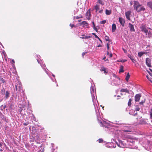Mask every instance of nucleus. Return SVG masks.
Masks as SVG:
<instances>
[{
    "label": "nucleus",
    "instance_id": "obj_61",
    "mask_svg": "<svg viewBox=\"0 0 152 152\" xmlns=\"http://www.w3.org/2000/svg\"><path fill=\"white\" fill-rule=\"evenodd\" d=\"M123 49V50H124V52H125V51H126V50H125L124 49Z\"/></svg>",
    "mask_w": 152,
    "mask_h": 152
},
{
    "label": "nucleus",
    "instance_id": "obj_42",
    "mask_svg": "<svg viewBox=\"0 0 152 152\" xmlns=\"http://www.w3.org/2000/svg\"><path fill=\"white\" fill-rule=\"evenodd\" d=\"M145 102V101H141L140 102L139 104L140 105H142V104L144 102Z\"/></svg>",
    "mask_w": 152,
    "mask_h": 152
},
{
    "label": "nucleus",
    "instance_id": "obj_10",
    "mask_svg": "<svg viewBox=\"0 0 152 152\" xmlns=\"http://www.w3.org/2000/svg\"><path fill=\"white\" fill-rule=\"evenodd\" d=\"M119 21L120 22V23L121 24V25L122 26H124V23H125V21L122 18H119Z\"/></svg>",
    "mask_w": 152,
    "mask_h": 152
},
{
    "label": "nucleus",
    "instance_id": "obj_62",
    "mask_svg": "<svg viewBox=\"0 0 152 152\" xmlns=\"http://www.w3.org/2000/svg\"><path fill=\"white\" fill-rule=\"evenodd\" d=\"M0 151H2L3 150H2V149H1L0 150Z\"/></svg>",
    "mask_w": 152,
    "mask_h": 152
},
{
    "label": "nucleus",
    "instance_id": "obj_27",
    "mask_svg": "<svg viewBox=\"0 0 152 152\" xmlns=\"http://www.w3.org/2000/svg\"><path fill=\"white\" fill-rule=\"evenodd\" d=\"M83 18V16L81 15H80L79 16L74 17V19H77L80 18Z\"/></svg>",
    "mask_w": 152,
    "mask_h": 152
},
{
    "label": "nucleus",
    "instance_id": "obj_35",
    "mask_svg": "<svg viewBox=\"0 0 152 152\" xmlns=\"http://www.w3.org/2000/svg\"><path fill=\"white\" fill-rule=\"evenodd\" d=\"M150 118L152 119V108H151L150 110Z\"/></svg>",
    "mask_w": 152,
    "mask_h": 152
},
{
    "label": "nucleus",
    "instance_id": "obj_59",
    "mask_svg": "<svg viewBox=\"0 0 152 152\" xmlns=\"http://www.w3.org/2000/svg\"><path fill=\"white\" fill-rule=\"evenodd\" d=\"M32 116H33V117H34V118H35V117H34V115H33L32 114Z\"/></svg>",
    "mask_w": 152,
    "mask_h": 152
},
{
    "label": "nucleus",
    "instance_id": "obj_6",
    "mask_svg": "<svg viewBox=\"0 0 152 152\" xmlns=\"http://www.w3.org/2000/svg\"><path fill=\"white\" fill-rule=\"evenodd\" d=\"M100 8V6H99L98 4H96V5L94 7V9L96 10V12H98L100 13H102L103 10H99Z\"/></svg>",
    "mask_w": 152,
    "mask_h": 152
},
{
    "label": "nucleus",
    "instance_id": "obj_4",
    "mask_svg": "<svg viewBox=\"0 0 152 152\" xmlns=\"http://www.w3.org/2000/svg\"><path fill=\"white\" fill-rule=\"evenodd\" d=\"M99 117L98 118L97 116V119L98 120L99 123H100V126H102L104 127L105 128H109V124L108 123H107L106 122L104 121H102L100 119H99V118H101L100 114L99 113Z\"/></svg>",
    "mask_w": 152,
    "mask_h": 152
},
{
    "label": "nucleus",
    "instance_id": "obj_18",
    "mask_svg": "<svg viewBox=\"0 0 152 152\" xmlns=\"http://www.w3.org/2000/svg\"><path fill=\"white\" fill-rule=\"evenodd\" d=\"M120 91L121 92H125L128 94L129 93V90L126 88L121 89L120 90Z\"/></svg>",
    "mask_w": 152,
    "mask_h": 152
},
{
    "label": "nucleus",
    "instance_id": "obj_37",
    "mask_svg": "<svg viewBox=\"0 0 152 152\" xmlns=\"http://www.w3.org/2000/svg\"><path fill=\"white\" fill-rule=\"evenodd\" d=\"M97 141L99 143H102L103 142V140L102 139H99Z\"/></svg>",
    "mask_w": 152,
    "mask_h": 152
},
{
    "label": "nucleus",
    "instance_id": "obj_48",
    "mask_svg": "<svg viewBox=\"0 0 152 152\" xmlns=\"http://www.w3.org/2000/svg\"><path fill=\"white\" fill-rule=\"evenodd\" d=\"M112 84L113 85H118V83H114V82H113Z\"/></svg>",
    "mask_w": 152,
    "mask_h": 152
},
{
    "label": "nucleus",
    "instance_id": "obj_2",
    "mask_svg": "<svg viewBox=\"0 0 152 152\" xmlns=\"http://www.w3.org/2000/svg\"><path fill=\"white\" fill-rule=\"evenodd\" d=\"M141 31L145 34L146 36L149 38H152V32L151 31V28L147 27L145 25L142 24L140 27Z\"/></svg>",
    "mask_w": 152,
    "mask_h": 152
},
{
    "label": "nucleus",
    "instance_id": "obj_41",
    "mask_svg": "<svg viewBox=\"0 0 152 152\" xmlns=\"http://www.w3.org/2000/svg\"><path fill=\"white\" fill-rule=\"evenodd\" d=\"M69 26L70 27H71V28H72L73 27H75V26L74 25V24H70L69 25Z\"/></svg>",
    "mask_w": 152,
    "mask_h": 152
},
{
    "label": "nucleus",
    "instance_id": "obj_8",
    "mask_svg": "<svg viewBox=\"0 0 152 152\" xmlns=\"http://www.w3.org/2000/svg\"><path fill=\"white\" fill-rule=\"evenodd\" d=\"M146 64L149 67L151 66V60L149 58H146Z\"/></svg>",
    "mask_w": 152,
    "mask_h": 152
},
{
    "label": "nucleus",
    "instance_id": "obj_9",
    "mask_svg": "<svg viewBox=\"0 0 152 152\" xmlns=\"http://www.w3.org/2000/svg\"><path fill=\"white\" fill-rule=\"evenodd\" d=\"M18 84L16 83V84H15V89L16 91H17L18 89L17 86L18 87L19 89V90H20L21 89V83L19 81H18Z\"/></svg>",
    "mask_w": 152,
    "mask_h": 152
},
{
    "label": "nucleus",
    "instance_id": "obj_47",
    "mask_svg": "<svg viewBox=\"0 0 152 152\" xmlns=\"http://www.w3.org/2000/svg\"><path fill=\"white\" fill-rule=\"evenodd\" d=\"M93 28H94V29L96 31H97V28H96V27H95H95H93Z\"/></svg>",
    "mask_w": 152,
    "mask_h": 152
},
{
    "label": "nucleus",
    "instance_id": "obj_3",
    "mask_svg": "<svg viewBox=\"0 0 152 152\" xmlns=\"http://www.w3.org/2000/svg\"><path fill=\"white\" fill-rule=\"evenodd\" d=\"M134 9L137 12H140L142 11L145 10V8L142 5L140 4L139 2L137 1H134Z\"/></svg>",
    "mask_w": 152,
    "mask_h": 152
},
{
    "label": "nucleus",
    "instance_id": "obj_24",
    "mask_svg": "<svg viewBox=\"0 0 152 152\" xmlns=\"http://www.w3.org/2000/svg\"><path fill=\"white\" fill-rule=\"evenodd\" d=\"M130 75H129V73H128L126 75V80L128 82L129 80V79L130 77Z\"/></svg>",
    "mask_w": 152,
    "mask_h": 152
},
{
    "label": "nucleus",
    "instance_id": "obj_23",
    "mask_svg": "<svg viewBox=\"0 0 152 152\" xmlns=\"http://www.w3.org/2000/svg\"><path fill=\"white\" fill-rule=\"evenodd\" d=\"M145 53V52H140L138 53V56L141 57Z\"/></svg>",
    "mask_w": 152,
    "mask_h": 152
},
{
    "label": "nucleus",
    "instance_id": "obj_53",
    "mask_svg": "<svg viewBox=\"0 0 152 152\" xmlns=\"http://www.w3.org/2000/svg\"><path fill=\"white\" fill-rule=\"evenodd\" d=\"M28 123H23V125L24 126H27L28 125Z\"/></svg>",
    "mask_w": 152,
    "mask_h": 152
},
{
    "label": "nucleus",
    "instance_id": "obj_15",
    "mask_svg": "<svg viewBox=\"0 0 152 152\" xmlns=\"http://www.w3.org/2000/svg\"><path fill=\"white\" fill-rule=\"evenodd\" d=\"M91 16V14L90 10L89 9L86 13V18L88 19H89Z\"/></svg>",
    "mask_w": 152,
    "mask_h": 152
},
{
    "label": "nucleus",
    "instance_id": "obj_16",
    "mask_svg": "<svg viewBox=\"0 0 152 152\" xmlns=\"http://www.w3.org/2000/svg\"><path fill=\"white\" fill-rule=\"evenodd\" d=\"M80 24L82 25L83 26V27H87L88 26V23L85 21L82 22L80 23Z\"/></svg>",
    "mask_w": 152,
    "mask_h": 152
},
{
    "label": "nucleus",
    "instance_id": "obj_29",
    "mask_svg": "<svg viewBox=\"0 0 152 152\" xmlns=\"http://www.w3.org/2000/svg\"><path fill=\"white\" fill-rule=\"evenodd\" d=\"M98 3H99L102 5H103L104 4V2L102 0H98Z\"/></svg>",
    "mask_w": 152,
    "mask_h": 152
},
{
    "label": "nucleus",
    "instance_id": "obj_60",
    "mask_svg": "<svg viewBox=\"0 0 152 152\" xmlns=\"http://www.w3.org/2000/svg\"><path fill=\"white\" fill-rule=\"evenodd\" d=\"M106 58V57H104L103 58V59L104 60Z\"/></svg>",
    "mask_w": 152,
    "mask_h": 152
},
{
    "label": "nucleus",
    "instance_id": "obj_12",
    "mask_svg": "<svg viewBox=\"0 0 152 152\" xmlns=\"http://www.w3.org/2000/svg\"><path fill=\"white\" fill-rule=\"evenodd\" d=\"M141 95L140 94H137L134 96L135 102H139L141 97Z\"/></svg>",
    "mask_w": 152,
    "mask_h": 152
},
{
    "label": "nucleus",
    "instance_id": "obj_52",
    "mask_svg": "<svg viewBox=\"0 0 152 152\" xmlns=\"http://www.w3.org/2000/svg\"><path fill=\"white\" fill-rule=\"evenodd\" d=\"M13 73L14 74H16L17 73V72L16 71V70H15V69H14V71L13 72Z\"/></svg>",
    "mask_w": 152,
    "mask_h": 152
},
{
    "label": "nucleus",
    "instance_id": "obj_22",
    "mask_svg": "<svg viewBox=\"0 0 152 152\" xmlns=\"http://www.w3.org/2000/svg\"><path fill=\"white\" fill-rule=\"evenodd\" d=\"M111 13V10H109L107 9L105 10V14L107 15H110Z\"/></svg>",
    "mask_w": 152,
    "mask_h": 152
},
{
    "label": "nucleus",
    "instance_id": "obj_32",
    "mask_svg": "<svg viewBox=\"0 0 152 152\" xmlns=\"http://www.w3.org/2000/svg\"><path fill=\"white\" fill-rule=\"evenodd\" d=\"M78 11V9L77 8H75V10H74V15H75L77 13Z\"/></svg>",
    "mask_w": 152,
    "mask_h": 152
},
{
    "label": "nucleus",
    "instance_id": "obj_5",
    "mask_svg": "<svg viewBox=\"0 0 152 152\" xmlns=\"http://www.w3.org/2000/svg\"><path fill=\"white\" fill-rule=\"evenodd\" d=\"M37 61L38 63L39 64H40V65L42 67L43 69V70L45 71L47 73V74L48 75V76L50 77V74L49 73H48V72L47 71L45 67V64H43L42 61L41 60V62L38 59H37Z\"/></svg>",
    "mask_w": 152,
    "mask_h": 152
},
{
    "label": "nucleus",
    "instance_id": "obj_20",
    "mask_svg": "<svg viewBox=\"0 0 152 152\" xmlns=\"http://www.w3.org/2000/svg\"><path fill=\"white\" fill-rule=\"evenodd\" d=\"M148 6L151 9L152 11V1L148 2L147 3Z\"/></svg>",
    "mask_w": 152,
    "mask_h": 152
},
{
    "label": "nucleus",
    "instance_id": "obj_30",
    "mask_svg": "<svg viewBox=\"0 0 152 152\" xmlns=\"http://www.w3.org/2000/svg\"><path fill=\"white\" fill-rule=\"evenodd\" d=\"M140 110V107L137 105L135 106V110L136 111H139Z\"/></svg>",
    "mask_w": 152,
    "mask_h": 152
},
{
    "label": "nucleus",
    "instance_id": "obj_54",
    "mask_svg": "<svg viewBox=\"0 0 152 152\" xmlns=\"http://www.w3.org/2000/svg\"><path fill=\"white\" fill-rule=\"evenodd\" d=\"M92 24H93V27H95V24H94V22H92Z\"/></svg>",
    "mask_w": 152,
    "mask_h": 152
},
{
    "label": "nucleus",
    "instance_id": "obj_46",
    "mask_svg": "<svg viewBox=\"0 0 152 152\" xmlns=\"http://www.w3.org/2000/svg\"><path fill=\"white\" fill-rule=\"evenodd\" d=\"M11 63L12 64H13L15 63V61L14 60H12V61H11Z\"/></svg>",
    "mask_w": 152,
    "mask_h": 152
},
{
    "label": "nucleus",
    "instance_id": "obj_1",
    "mask_svg": "<svg viewBox=\"0 0 152 152\" xmlns=\"http://www.w3.org/2000/svg\"><path fill=\"white\" fill-rule=\"evenodd\" d=\"M91 86L90 88L91 93V94L92 101L93 102V104L94 105L96 115L97 116V118H98L99 117V112L98 110L97 105L96 104V102H98V101L96 100V89L95 88V86L94 84L92 85V83Z\"/></svg>",
    "mask_w": 152,
    "mask_h": 152
},
{
    "label": "nucleus",
    "instance_id": "obj_49",
    "mask_svg": "<svg viewBox=\"0 0 152 152\" xmlns=\"http://www.w3.org/2000/svg\"><path fill=\"white\" fill-rule=\"evenodd\" d=\"M87 53L86 52H83L82 53V56L83 57L84 55H85Z\"/></svg>",
    "mask_w": 152,
    "mask_h": 152
},
{
    "label": "nucleus",
    "instance_id": "obj_63",
    "mask_svg": "<svg viewBox=\"0 0 152 152\" xmlns=\"http://www.w3.org/2000/svg\"><path fill=\"white\" fill-rule=\"evenodd\" d=\"M81 21V20H78V22H80Z\"/></svg>",
    "mask_w": 152,
    "mask_h": 152
},
{
    "label": "nucleus",
    "instance_id": "obj_21",
    "mask_svg": "<svg viewBox=\"0 0 152 152\" xmlns=\"http://www.w3.org/2000/svg\"><path fill=\"white\" fill-rule=\"evenodd\" d=\"M116 28V26L115 24H113L112 25V32H114L115 31Z\"/></svg>",
    "mask_w": 152,
    "mask_h": 152
},
{
    "label": "nucleus",
    "instance_id": "obj_57",
    "mask_svg": "<svg viewBox=\"0 0 152 152\" xmlns=\"http://www.w3.org/2000/svg\"><path fill=\"white\" fill-rule=\"evenodd\" d=\"M101 46V45L100 44H99V45L98 46H97V47H100Z\"/></svg>",
    "mask_w": 152,
    "mask_h": 152
},
{
    "label": "nucleus",
    "instance_id": "obj_25",
    "mask_svg": "<svg viewBox=\"0 0 152 152\" xmlns=\"http://www.w3.org/2000/svg\"><path fill=\"white\" fill-rule=\"evenodd\" d=\"M10 93L8 91H7L6 92L5 97L6 99H7L9 97Z\"/></svg>",
    "mask_w": 152,
    "mask_h": 152
},
{
    "label": "nucleus",
    "instance_id": "obj_34",
    "mask_svg": "<svg viewBox=\"0 0 152 152\" xmlns=\"http://www.w3.org/2000/svg\"><path fill=\"white\" fill-rule=\"evenodd\" d=\"M52 152H56L57 150L53 148V144H52Z\"/></svg>",
    "mask_w": 152,
    "mask_h": 152
},
{
    "label": "nucleus",
    "instance_id": "obj_45",
    "mask_svg": "<svg viewBox=\"0 0 152 152\" xmlns=\"http://www.w3.org/2000/svg\"><path fill=\"white\" fill-rule=\"evenodd\" d=\"M107 50H108L109 48V44L108 43H107Z\"/></svg>",
    "mask_w": 152,
    "mask_h": 152
},
{
    "label": "nucleus",
    "instance_id": "obj_55",
    "mask_svg": "<svg viewBox=\"0 0 152 152\" xmlns=\"http://www.w3.org/2000/svg\"><path fill=\"white\" fill-rule=\"evenodd\" d=\"M146 77L149 80H150V81H151V82H152L151 81L149 80V77H148V76H146Z\"/></svg>",
    "mask_w": 152,
    "mask_h": 152
},
{
    "label": "nucleus",
    "instance_id": "obj_38",
    "mask_svg": "<svg viewBox=\"0 0 152 152\" xmlns=\"http://www.w3.org/2000/svg\"><path fill=\"white\" fill-rule=\"evenodd\" d=\"M105 40L106 41H109V37L107 36H105Z\"/></svg>",
    "mask_w": 152,
    "mask_h": 152
},
{
    "label": "nucleus",
    "instance_id": "obj_28",
    "mask_svg": "<svg viewBox=\"0 0 152 152\" xmlns=\"http://www.w3.org/2000/svg\"><path fill=\"white\" fill-rule=\"evenodd\" d=\"M123 66H120V68L119 70V72H124V70H123Z\"/></svg>",
    "mask_w": 152,
    "mask_h": 152
},
{
    "label": "nucleus",
    "instance_id": "obj_56",
    "mask_svg": "<svg viewBox=\"0 0 152 152\" xmlns=\"http://www.w3.org/2000/svg\"><path fill=\"white\" fill-rule=\"evenodd\" d=\"M99 40L101 42V43H102V40L100 39L99 37V38H98Z\"/></svg>",
    "mask_w": 152,
    "mask_h": 152
},
{
    "label": "nucleus",
    "instance_id": "obj_13",
    "mask_svg": "<svg viewBox=\"0 0 152 152\" xmlns=\"http://www.w3.org/2000/svg\"><path fill=\"white\" fill-rule=\"evenodd\" d=\"M129 27L130 29V31H131L134 32L135 31L134 26L130 23H129Z\"/></svg>",
    "mask_w": 152,
    "mask_h": 152
},
{
    "label": "nucleus",
    "instance_id": "obj_36",
    "mask_svg": "<svg viewBox=\"0 0 152 152\" xmlns=\"http://www.w3.org/2000/svg\"><path fill=\"white\" fill-rule=\"evenodd\" d=\"M52 76L53 77H54V79H53L52 78H51V80H52V81H53V82H54V81H55V82H56V83H57V82H56V80L55 78V75H54L53 74H52Z\"/></svg>",
    "mask_w": 152,
    "mask_h": 152
},
{
    "label": "nucleus",
    "instance_id": "obj_17",
    "mask_svg": "<svg viewBox=\"0 0 152 152\" xmlns=\"http://www.w3.org/2000/svg\"><path fill=\"white\" fill-rule=\"evenodd\" d=\"M128 56L129 58H130V59L134 63L136 61V60L134 59V58L131 55H128Z\"/></svg>",
    "mask_w": 152,
    "mask_h": 152
},
{
    "label": "nucleus",
    "instance_id": "obj_39",
    "mask_svg": "<svg viewBox=\"0 0 152 152\" xmlns=\"http://www.w3.org/2000/svg\"><path fill=\"white\" fill-rule=\"evenodd\" d=\"M106 21L105 20H102L101 22V24H104L106 23Z\"/></svg>",
    "mask_w": 152,
    "mask_h": 152
},
{
    "label": "nucleus",
    "instance_id": "obj_19",
    "mask_svg": "<svg viewBox=\"0 0 152 152\" xmlns=\"http://www.w3.org/2000/svg\"><path fill=\"white\" fill-rule=\"evenodd\" d=\"M82 37H80V38L82 39H88L89 38L91 37V36H86L84 34H83L82 35Z\"/></svg>",
    "mask_w": 152,
    "mask_h": 152
},
{
    "label": "nucleus",
    "instance_id": "obj_11",
    "mask_svg": "<svg viewBox=\"0 0 152 152\" xmlns=\"http://www.w3.org/2000/svg\"><path fill=\"white\" fill-rule=\"evenodd\" d=\"M100 70L102 72L103 71L104 73L105 74H106L108 73V71L107 69V68L104 67L102 66L101 67Z\"/></svg>",
    "mask_w": 152,
    "mask_h": 152
},
{
    "label": "nucleus",
    "instance_id": "obj_14",
    "mask_svg": "<svg viewBox=\"0 0 152 152\" xmlns=\"http://www.w3.org/2000/svg\"><path fill=\"white\" fill-rule=\"evenodd\" d=\"M131 14L130 11H128L125 13V15L126 18L129 20H130V15Z\"/></svg>",
    "mask_w": 152,
    "mask_h": 152
},
{
    "label": "nucleus",
    "instance_id": "obj_33",
    "mask_svg": "<svg viewBox=\"0 0 152 152\" xmlns=\"http://www.w3.org/2000/svg\"><path fill=\"white\" fill-rule=\"evenodd\" d=\"M6 107V105H5L3 106V105H2L1 106V110H3L5 109V108Z\"/></svg>",
    "mask_w": 152,
    "mask_h": 152
},
{
    "label": "nucleus",
    "instance_id": "obj_40",
    "mask_svg": "<svg viewBox=\"0 0 152 152\" xmlns=\"http://www.w3.org/2000/svg\"><path fill=\"white\" fill-rule=\"evenodd\" d=\"M92 34L93 35H94L95 37L96 38H99V37L95 33H92Z\"/></svg>",
    "mask_w": 152,
    "mask_h": 152
},
{
    "label": "nucleus",
    "instance_id": "obj_58",
    "mask_svg": "<svg viewBox=\"0 0 152 152\" xmlns=\"http://www.w3.org/2000/svg\"><path fill=\"white\" fill-rule=\"evenodd\" d=\"M2 145V144L0 143V147H1Z\"/></svg>",
    "mask_w": 152,
    "mask_h": 152
},
{
    "label": "nucleus",
    "instance_id": "obj_50",
    "mask_svg": "<svg viewBox=\"0 0 152 152\" xmlns=\"http://www.w3.org/2000/svg\"><path fill=\"white\" fill-rule=\"evenodd\" d=\"M109 56H110V57H112V56H113V55H112V53H110L109 54Z\"/></svg>",
    "mask_w": 152,
    "mask_h": 152
},
{
    "label": "nucleus",
    "instance_id": "obj_51",
    "mask_svg": "<svg viewBox=\"0 0 152 152\" xmlns=\"http://www.w3.org/2000/svg\"><path fill=\"white\" fill-rule=\"evenodd\" d=\"M126 61V60H122L121 61H121V62H124L125 61Z\"/></svg>",
    "mask_w": 152,
    "mask_h": 152
},
{
    "label": "nucleus",
    "instance_id": "obj_64",
    "mask_svg": "<svg viewBox=\"0 0 152 152\" xmlns=\"http://www.w3.org/2000/svg\"><path fill=\"white\" fill-rule=\"evenodd\" d=\"M107 55L109 54V52L108 51H107Z\"/></svg>",
    "mask_w": 152,
    "mask_h": 152
},
{
    "label": "nucleus",
    "instance_id": "obj_43",
    "mask_svg": "<svg viewBox=\"0 0 152 152\" xmlns=\"http://www.w3.org/2000/svg\"><path fill=\"white\" fill-rule=\"evenodd\" d=\"M1 82H2L4 83H5V82L4 80L2 78L1 79Z\"/></svg>",
    "mask_w": 152,
    "mask_h": 152
},
{
    "label": "nucleus",
    "instance_id": "obj_31",
    "mask_svg": "<svg viewBox=\"0 0 152 152\" xmlns=\"http://www.w3.org/2000/svg\"><path fill=\"white\" fill-rule=\"evenodd\" d=\"M132 101V99H129V102L128 103V106H130L131 104V102Z\"/></svg>",
    "mask_w": 152,
    "mask_h": 152
},
{
    "label": "nucleus",
    "instance_id": "obj_7",
    "mask_svg": "<svg viewBox=\"0 0 152 152\" xmlns=\"http://www.w3.org/2000/svg\"><path fill=\"white\" fill-rule=\"evenodd\" d=\"M118 141V143H117V145L118 147L121 148H124V147L125 146V144L123 143L122 141L119 140Z\"/></svg>",
    "mask_w": 152,
    "mask_h": 152
},
{
    "label": "nucleus",
    "instance_id": "obj_44",
    "mask_svg": "<svg viewBox=\"0 0 152 152\" xmlns=\"http://www.w3.org/2000/svg\"><path fill=\"white\" fill-rule=\"evenodd\" d=\"M2 91V93L3 94H4V93L5 92V90L4 89H3L1 90Z\"/></svg>",
    "mask_w": 152,
    "mask_h": 152
},
{
    "label": "nucleus",
    "instance_id": "obj_26",
    "mask_svg": "<svg viewBox=\"0 0 152 152\" xmlns=\"http://www.w3.org/2000/svg\"><path fill=\"white\" fill-rule=\"evenodd\" d=\"M127 141L128 142H130L133 144L134 142V140L133 139L131 138L128 139L127 140Z\"/></svg>",
    "mask_w": 152,
    "mask_h": 152
}]
</instances>
